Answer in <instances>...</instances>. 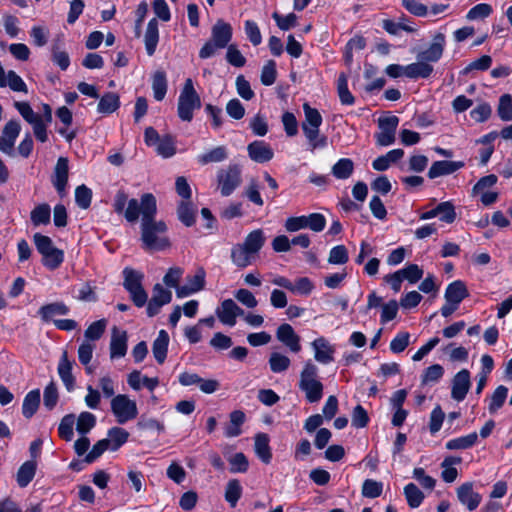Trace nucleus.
Wrapping results in <instances>:
<instances>
[{
	"mask_svg": "<svg viewBox=\"0 0 512 512\" xmlns=\"http://www.w3.org/2000/svg\"><path fill=\"white\" fill-rule=\"evenodd\" d=\"M157 202L151 193L141 196L140 202L137 199H130L125 210V218L128 222L134 223L141 215V241L147 250L161 251L170 246L166 236L167 225L164 221H156Z\"/></svg>",
	"mask_w": 512,
	"mask_h": 512,
	"instance_id": "nucleus-1",
	"label": "nucleus"
},
{
	"mask_svg": "<svg viewBox=\"0 0 512 512\" xmlns=\"http://www.w3.org/2000/svg\"><path fill=\"white\" fill-rule=\"evenodd\" d=\"M319 369L311 360H307L300 373L299 389L309 403H317L323 397L324 385L319 378Z\"/></svg>",
	"mask_w": 512,
	"mask_h": 512,
	"instance_id": "nucleus-2",
	"label": "nucleus"
},
{
	"mask_svg": "<svg viewBox=\"0 0 512 512\" xmlns=\"http://www.w3.org/2000/svg\"><path fill=\"white\" fill-rule=\"evenodd\" d=\"M201 108V99L194 88L192 79L185 80L177 105L178 117L185 122L193 119L194 111Z\"/></svg>",
	"mask_w": 512,
	"mask_h": 512,
	"instance_id": "nucleus-3",
	"label": "nucleus"
},
{
	"mask_svg": "<svg viewBox=\"0 0 512 512\" xmlns=\"http://www.w3.org/2000/svg\"><path fill=\"white\" fill-rule=\"evenodd\" d=\"M34 244L37 251L42 255V263L50 270L58 268L64 261V253L62 250L53 246L50 237L36 233L33 236Z\"/></svg>",
	"mask_w": 512,
	"mask_h": 512,
	"instance_id": "nucleus-4",
	"label": "nucleus"
},
{
	"mask_svg": "<svg viewBox=\"0 0 512 512\" xmlns=\"http://www.w3.org/2000/svg\"><path fill=\"white\" fill-rule=\"evenodd\" d=\"M123 286L130 294V298L137 307H143L148 300V294L144 290L142 282L144 274L140 271L126 267L123 270Z\"/></svg>",
	"mask_w": 512,
	"mask_h": 512,
	"instance_id": "nucleus-5",
	"label": "nucleus"
},
{
	"mask_svg": "<svg viewBox=\"0 0 512 512\" xmlns=\"http://www.w3.org/2000/svg\"><path fill=\"white\" fill-rule=\"evenodd\" d=\"M216 180L222 196H230L242 182V167L231 163L217 171Z\"/></svg>",
	"mask_w": 512,
	"mask_h": 512,
	"instance_id": "nucleus-6",
	"label": "nucleus"
},
{
	"mask_svg": "<svg viewBox=\"0 0 512 512\" xmlns=\"http://www.w3.org/2000/svg\"><path fill=\"white\" fill-rule=\"evenodd\" d=\"M110 407L118 424H125L138 416L137 403L127 394L114 396L111 399Z\"/></svg>",
	"mask_w": 512,
	"mask_h": 512,
	"instance_id": "nucleus-7",
	"label": "nucleus"
},
{
	"mask_svg": "<svg viewBox=\"0 0 512 512\" xmlns=\"http://www.w3.org/2000/svg\"><path fill=\"white\" fill-rule=\"evenodd\" d=\"M399 118L395 115L380 117L378 119L379 132L376 133V142L380 146H390L395 142V133Z\"/></svg>",
	"mask_w": 512,
	"mask_h": 512,
	"instance_id": "nucleus-8",
	"label": "nucleus"
},
{
	"mask_svg": "<svg viewBox=\"0 0 512 512\" xmlns=\"http://www.w3.org/2000/svg\"><path fill=\"white\" fill-rule=\"evenodd\" d=\"M215 313L223 325L233 327L236 325L237 317L244 315V310L232 299H225L216 308Z\"/></svg>",
	"mask_w": 512,
	"mask_h": 512,
	"instance_id": "nucleus-9",
	"label": "nucleus"
},
{
	"mask_svg": "<svg viewBox=\"0 0 512 512\" xmlns=\"http://www.w3.org/2000/svg\"><path fill=\"white\" fill-rule=\"evenodd\" d=\"M206 283V272L198 268L193 275L186 277V283L177 289V297L185 298L204 289Z\"/></svg>",
	"mask_w": 512,
	"mask_h": 512,
	"instance_id": "nucleus-10",
	"label": "nucleus"
},
{
	"mask_svg": "<svg viewBox=\"0 0 512 512\" xmlns=\"http://www.w3.org/2000/svg\"><path fill=\"white\" fill-rule=\"evenodd\" d=\"M128 350V334L125 330L113 327L111 330V338L109 343L110 359H120L127 354Z\"/></svg>",
	"mask_w": 512,
	"mask_h": 512,
	"instance_id": "nucleus-11",
	"label": "nucleus"
},
{
	"mask_svg": "<svg viewBox=\"0 0 512 512\" xmlns=\"http://www.w3.org/2000/svg\"><path fill=\"white\" fill-rule=\"evenodd\" d=\"M314 352V359L320 364L328 365L334 361L336 348L328 339L321 336L311 343Z\"/></svg>",
	"mask_w": 512,
	"mask_h": 512,
	"instance_id": "nucleus-12",
	"label": "nucleus"
},
{
	"mask_svg": "<svg viewBox=\"0 0 512 512\" xmlns=\"http://www.w3.org/2000/svg\"><path fill=\"white\" fill-rule=\"evenodd\" d=\"M471 387L470 372L462 369L452 379L451 397L461 402L465 399Z\"/></svg>",
	"mask_w": 512,
	"mask_h": 512,
	"instance_id": "nucleus-13",
	"label": "nucleus"
},
{
	"mask_svg": "<svg viewBox=\"0 0 512 512\" xmlns=\"http://www.w3.org/2000/svg\"><path fill=\"white\" fill-rule=\"evenodd\" d=\"M457 498L469 511H474L482 500V496L473 489L472 482H465L457 488Z\"/></svg>",
	"mask_w": 512,
	"mask_h": 512,
	"instance_id": "nucleus-14",
	"label": "nucleus"
},
{
	"mask_svg": "<svg viewBox=\"0 0 512 512\" xmlns=\"http://www.w3.org/2000/svg\"><path fill=\"white\" fill-rule=\"evenodd\" d=\"M445 44L446 40L444 34H436L429 47L418 54V59L426 63L437 62L443 55Z\"/></svg>",
	"mask_w": 512,
	"mask_h": 512,
	"instance_id": "nucleus-15",
	"label": "nucleus"
},
{
	"mask_svg": "<svg viewBox=\"0 0 512 512\" xmlns=\"http://www.w3.org/2000/svg\"><path fill=\"white\" fill-rule=\"evenodd\" d=\"M68 163L69 162L67 158H58L52 177V183L61 197H63L66 192L69 171Z\"/></svg>",
	"mask_w": 512,
	"mask_h": 512,
	"instance_id": "nucleus-16",
	"label": "nucleus"
},
{
	"mask_svg": "<svg viewBox=\"0 0 512 512\" xmlns=\"http://www.w3.org/2000/svg\"><path fill=\"white\" fill-rule=\"evenodd\" d=\"M277 339L289 348L290 351L298 353L301 350L300 337L296 334L290 324L284 323L277 328Z\"/></svg>",
	"mask_w": 512,
	"mask_h": 512,
	"instance_id": "nucleus-17",
	"label": "nucleus"
},
{
	"mask_svg": "<svg viewBox=\"0 0 512 512\" xmlns=\"http://www.w3.org/2000/svg\"><path fill=\"white\" fill-rule=\"evenodd\" d=\"M248 155L251 160L257 163L270 161L274 156V151L269 144L264 141H253L247 147Z\"/></svg>",
	"mask_w": 512,
	"mask_h": 512,
	"instance_id": "nucleus-18",
	"label": "nucleus"
},
{
	"mask_svg": "<svg viewBox=\"0 0 512 512\" xmlns=\"http://www.w3.org/2000/svg\"><path fill=\"white\" fill-rule=\"evenodd\" d=\"M73 361L68 359L67 351H64L58 363L57 371L67 391L71 392L75 388V378L72 374Z\"/></svg>",
	"mask_w": 512,
	"mask_h": 512,
	"instance_id": "nucleus-19",
	"label": "nucleus"
},
{
	"mask_svg": "<svg viewBox=\"0 0 512 512\" xmlns=\"http://www.w3.org/2000/svg\"><path fill=\"white\" fill-rule=\"evenodd\" d=\"M232 38V27L223 20H218L211 31V40L218 45V48L228 47V43Z\"/></svg>",
	"mask_w": 512,
	"mask_h": 512,
	"instance_id": "nucleus-20",
	"label": "nucleus"
},
{
	"mask_svg": "<svg viewBox=\"0 0 512 512\" xmlns=\"http://www.w3.org/2000/svg\"><path fill=\"white\" fill-rule=\"evenodd\" d=\"M229 157L228 148L224 145L213 147L196 156L198 164L205 166L212 163H221Z\"/></svg>",
	"mask_w": 512,
	"mask_h": 512,
	"instance_id": "nucleus-21",
	"label": "nucleus"
},
{
	"mask_svg": "<svg viewBox=\"0 0 512 512\" xmlns=\"http://www.w3.org/2000/svg\"><path fill=\"white\" fill-rule=\"evenodd\" d=\"M463 166L464 163L461 161H435L428 171V177L430 179H435L440 176L450 175L461 169Z\"/></svg>",
	"mask_w": 512,
	"mask_h": 512,
	"instance_id": "nucleus-22",
	"label": "nucleus"
},
{
	"mask_svg": "<svg viewBox=\"0 0 512 512\" xmlns=\"http://www.w3.org/2000/svg\"><path fill=\"white\" fill-rule=\"evenodd\" d=\"M231 259L237 267L246 268L255 261L256 255L250 252L243 244H237L231 250Z\"/></svg>",
	"mask_w": 512,
	"mask_h": 512,
	"instance_id": "nucleus-23",
	"label": "nucleus"
},
{
	"mask_svg": "<svg viewBox=\"0 0 512 512\" xmlns=\"http://www.w3.org/2000/svg\"><path fill=\"white\" fill-rule=\"evenodd\" d=\"M158 41H159L158 22L155 18H153L148 22L146 32L144 35L145 49L149 56H152L155 53Z\"/></svg>",
	"mask_w": 512,
	"mask_h": 512,
	"instance_id": "nucleus-24",
	"label": "nucleus"
},
{
	"mask_svg": "<svg viewBox=\"0 0 512 512\" xmlns=\"http://www.w3.org/2000/svg\"><path fill=\"white\" fill-rule=\"evenodd\" d=\"M467 296V288L465 284L460 280H456L450 283L445 291L446 302L454 303L458 306Z\"/></svg>",
	"mask_w": 512,
	"mask_h": 512,
	"instance_id": "nucleus-25",
	"label": "nucleus"
},
{
	"mask_svg": "<svg viewBox=\"0 0 512 512\" xmlns=\"http://www.w3.org/2000/svg\"><path fill=\"white\" fill-rule=\"evenodd\" d=\"M169 335L165 330H160L152 345V352L155 360L163 364L168 351Z\"/></svg>",
	"mask_w": 512,
	"mask_h": 512,
	"instance_id": "nucleus-26",
	"label": "nucleus"
},
{
	"mask_svg": "<svg viewBox=\"0 0 512 512\" xmlns=\"http://www.w3.org/2000/svg\"><path fill=\"white\" fill-rule=\"evenodd\" d=\"M305 120L302 122V130H319L323 122L320 112L308 103L303 104Z\"/></svg>",
	"mask_w": 512,
	"mask_h": 512,
	"instance_id": "nucleus-27",
	"label": "nucleus"
},
{
	"mask_svg": "<svg viewBox=\"0 0 512 512\" xmlns=\"http://www.w3.org/2000/svg\"><path fill=\"white\" fill-rule=\"evenodd\" d=\"M70 312L69 307L63 302H53L42 306L38 314L42 321L49 322L54 316L67 315Z\"/></svg>",
	"mask_w": 512,
	"mask_h": 512,
	"instance_id": "nucleus-28",
	"label": "nucleus"
},
{
	"mask_svg": "<svg viewBox=\"0 0 512 512\" xmlns=\"http://www.w3.org/2000/svg\"><path fill=\"white\" fill-rule=\"evenodd\" d=\"M269 441V436L265 433H259L255 436V453L265 464H269L272 459Z\"/></svg>",
	"mask_w": 512,
	"mask_h": 512,
	"instance_id": "nucleus-29",
	"label": "nucleus"
},
{
	"mask_svg": "<svg viewBox=\"0 0 512 512\" xmlns=\"http://www.w3.org/2000/svg\"><path fill=\"white\" fill-rule=\"evenodd\" d=\"M433 72V67L420 60L405 66V76L411 79L428 78Z\"/></svg>",
	"mask_w": 512,
	"mask_h": 512,
	"instance_id": "nucleus-30",
	"label": "nucleus"
},
{
	"mask_svg": "<svg viewBox=\"0 0 512 512\" xmlns=\"http://www.w3.org/2000/svg\"><path fill=\"white\" fill-rule=\"evenodd\" d=\"M129 438V433L121 427H112L108 430L106 441L111 451L118 450Z\"/></svg>",
	"mask_w": 512,
	"mask_h": 512,
	"instance_id": "nucleus-31",
	"label": "nucleus"
},
{
	"mask_svg": "<svg viewBox=\"0 0 512 512\" xmlns=\"http://www.w3.org/2000/svg\"><path fill=\"white\" fill-rule=\"evenodd\" d=\"M40 404V391L32 390L26 394L22 404V414L25 418H31L38 410Z\"/></svg>",
	"mask_w": 512,
	"mask_h": 512,
	"instance_id": "nucleus-32",
	"label": "nucleus"
},
{
	"mask_svg": "<svg viewBox=\"0 0 512 512\" xmlns=\"http://www.w3.org/2000/svg\"><path fill=\"white\" fill-rule=\"evenodd\" d=\"M120 106V99L116 93L108 92L104 94L97 106V111L101 114H111L115 112Z\"/></svg>",
	"mask_w": 512,
	"mask_h": 512,
	"instance_id": "nucleus-33",
	"label": "nucleus"
},
{
	"mask_svg": "<svg viewBox=\"0 0 512 512\" xmlns=\"http://www.w3.org/2000/svg\"><path fill=\"white\" fill-rule=\"evenodd\" d=\"M478 440V434L472 432L468 435L450 439L446 442V448L448 450H464L471 448L476 444Z\"/></svg>",
	"mask_w": 512,
	"mask_h": 512,
	"instance_id": "nucleus-34",
	"label": "nucleus"
},
{
	"mask_svg": "<svg viewBox=\"0 0 512 512\" xmlns=\"http://www.w3.org/2000/svg\"><path fill=\"white\" fill-rule=\"evenodd\" d=\"M178 219L187 227L195 223L196 209L188 200H182L177 208Z\"/></svg>",
	"mask_w": 512,
	"mask_h": 512,
	"instance_id": "nucleus-35",
	"label": "nucleus"
},
{
	"mask_svg": "<svg viewBox=\"0 0 512 512\" xmlns=\"http://www.w3.org/2000/svg\"><path fill=\"white\" fill-rule=\"evenodd\" d=\"M354 171V163L349 158L339 159L331 169L332 175L336 179L345 180L348 179Z\"/></svg>",
	"mask_w": 512,
	"mask_h": 512,
	"instance_id": "nucleus-36",
	"label": "nucleus"
},
{
	"mask_svg": "<svg viewBox=\"0 0 512 512\" xmlns=\"http://www.w3.org/2000/svg\"><path fill=\"white\" fill-rule=\"evenodd\" d=\"M265 243V236L261 229L250 232L242 243L250 252L257 256Z\"/></svg>",
	"mask_w": 512,
	"mask_h": 512,
	"instance_id": "nucleus-37",
	"label": "nucleus"
},
{
	"mask_svg": "<svg viewBox=\"0 0 512 512\" xmlns=\"http://www.w3.org/2000/svg\"><path fill=\"white\" fill-rule=\"evenodd\" d=\"M152 90L155 100L162 101L167 92V78L163 71H156L152 77Z\"/></svg>",
	"mask_w": 512,
	"mask_h": 512,
	"instance_id": "nucleus-38",
	"label": "nucleus"
},
{
	"mask_svg": "<svg viewBox=\"0 0 512 512\" xmlns=\"http://www.w3.org/2000/svg\"><path fill=\"white\" fill-rule=\"evenodd\" d=\"M34 226L47 225L51 219V209L46 203L37 205L30 214Z\"/></svg>",
	"mask_w": 512,
	"mask_h": 512,
	"instance_id": "nucleus-39",
	"label": "nucleus"
},
{
	"mask_svg": "<svg viewBox=\"0 0 512 512\" xmlns=\"http://www.w3.org/2000/svg\"><path fill=\"white\" fill-rule=\"evenodd\" d=\"M245 421V414L240 410H235L230 414V423L225 428L226 437H237L241 434V425Z\"/></svg>",
	"mask_w": 512,
	"mask_h": 512,
	"instance_id": "nucleus-40",
	"label": "nucleus"
},
{
	"mask_svg": "<svg viewBox=\"0 0 512 512\" xmlns=\"http://www.w3.org/2000/svg\"><path fill=\"white\" fill-rule=\"evenodd\" d=\"M36 464L32 461L23 463L17 472V483L20 487H26L34 478Z\"/></svg>",
	"mask_w": 512,
	"mask_h": 512,
	"instance_id": "nucleus-41",
	"label": "nucleus"
},
{
	"mask_svg": "<svg viewBox=\"0 0 512 512\" xmlns=\"http://www.w3.org/2000/svg\"><path fill=\"white\" fill-rule=\"evenodd\" d=\"M337 92L340 102L343 105H353L355 102L354 96L348 89V79L344 73H341L337 80Z\"/></svg>",
	"mask_w": 512,
	"mask_h": 512,
	"instance_id": "nucleus-42",
	"label": "nucleus"
},
{
	"mask_svg": "<svg viewBox=\"0 0 512 512\" xmlns=\"http://www.w3.org/2000/svg\"><path fill=\"white\" fill-rule=\"evenodd\" d=\"M107 327V320L100 319L88 326V328L84 332L85 341L93 342L99 340Z\"/></svg>",
	"mask_w": 512,
	"mask_h": 512,
	"instance_id": "nucleus-43",
	"label": "nucleus"
},
{
	"mask_svg": "<svg viewBox=\"0 0 512 512\" xmlns=\"http://www.w3.org/2000/svg\"><path fill=\"white\" fill-rule=\"evenodd\" d=\"M242 495V486L237 479L229 480L225 490V500L235 507Z\"/></svg>",
	"mask_w": 512,
	"mask_h": 512,
	"instance_id": "nucleus-44",
	"label": "nucleus"
},
{
	"mask_svg": "<svg viewBox=\"0 0 512 512\" xmlns=\"http://www.w3.org/2000/svg\"><path fill=\"white\" fill-rule=\"evenodd\" d=\"M291 364V361L288 356L279 353L273 352L269 357V366L272 372L274 373H282L286 371Z\"/></svg>",
	"mask_w": 512,
	"mask_h": 512,
	"instance_id": "nucleus-45",
	"label": "nucleus"
},
{
	"mask_svg": "<svg viewBox=\"0 0 512 512\" xmlns=\"http://www.w3.org/2000/svg\"><path fill=\"white\" fill-rule=\"evenodd\" d=\"M14 107L20 113V115L24 118L32 126L42 120V117L35 113L28 102L15 101Z\"/></svg>",
	"mask_w": 512,
	"mask_h": 512,
	"instance_id": "nucleus-46",
	"label": "nucleus"
},
{
	"mask_svg": "<svg viewBox=\"0 0 512 512\" xmlns=\"http://www.w3.org/2000/svg\"><path fill=\"white\" fill-rule=\"evenodd\" d=\"M404 494L411 508L419 507L424 499V494L414 483H409L404 487Z\"/></svg>",
	"mask_w": 512,
	"mask_h": 512,
	"instance_id": "nucleus-47",
	"label": "nucleus"
},
{
	"mask_svg": "<svg viewBox=\"0 0 512 512\" xmlns=\"http://www.w3.org/2000/svg\"><path fill=\"white\" fill-rule=\"evenodd\" d=\"M157 153L163 158H170L176 153V146L174 138L167 134L162 136L161 140L156 146Z\"/></svg>",
	"mask_w": 512,
	"mask_h": 512,
	"instance_id": "nucleus-48",
	"label": "nucleus"
},
{
	"mask_svg": "<svg viewBox=\"0 0 512 512\" xmlns=\"http://www.w3.org/2000/svg\"><path fill=\"white\" fill-rule=\"evenodd\" d=\"M507 395L508 389L505 386L500 385L495 389L491 396L490 403L488 406L489 412L491 414H494L503 406L507 398Z\"/></svg>",
	"mask_w": 512,
	"mask_h": 512,
	"instance_id": "nucleus-49",
	"label": "nucleus"
},
{
	"mask_svg": "<svg viewBox=\"0 0 512 512\" xmlns=\"http://www.w3.org/2000/svg\"><path fill=\"white\" fill-rule=\"evenodd\" d=\"M95 344L89 341H83L78 348V358L82 365L86 366L87 373H91V367L88 364L92 360Z\"/></svg>",
	"mask_w": 512,
	"mask_h": 512,
	"instance_id": "nucleus-50",
	"label": "nucleus"
},
{
	"mask_svg": "<svg viewBox=\"0 0 512 512\" xmlns=\"http://www.w3.org/2000/svg\"><path fill=\"white\" fill-rule=\"evenodd\" d=\"M96 425V417L90 412H82L78 416L76 429L79 434L85 435Z\"/></svg>",
	"mask_w": 512,
	"mask_h": 512,
	"instance_id": "nucleus-51",
	"label": "nucleus"
},
{
	"mask_svg": "<svg viewBox=\"0 0 512 512\" xmlns=\"http://www.w3.org/2000/svg\"><path fill=\"white\" fill-rule=\"evenodd\" d=\"M437 213L439 219L445 223H452L456 219L454 205L450 201L441 202L437 205Z\"/></svg>",
	"mask_w": 512,
	"mask_h": 512,
	"instance_id": "nucleus-52",
	"label": "nucleus"
},
{
	"mask_svg": "<svg viewBox=\"0 0 512 512\" xmlns=\"http://www.w3.org/2000/svg\"><path fill=\"white\" fill-rule=\"evenodd\" d=\"M314 283L308 277H300L292 282L291 292L297 295L308 296L314 290Z\"/></svg>",
	"mask_w": 512,
	"mask_h": 512,
	"instance_id": "nucleus-53",
	"label": "nucleus"
},
{
	"mask_svg": "<svg viewBox=\"0 0 512 512\" xmlns=\"http://www.w3.org/2000/svg\"><path fill=\"white\" fill-rule=\"evenodd\" d=\"M348 250L344 245L334 246L328 257V262L333 265H343L348 262Z\"/></svg>",
	"mask_w": 512,
	"mask_h": 512,
	"instance_id": "nucleus-54",
	"label": "nucleus"
},
{
	"mask_svg": "<svg viewBox=\"0 0 512 512\" xmlns=\"http://www.w3.org/2000/svg\"><path fill=\"white\" fill-rule=\"evenodd\" d=\"M492 11L490 4L480 3L468 11L466 18L470 21L485 19L491 15Z\"/></svg>",
	"mask_w": 512,
	"mask_h": 512,
	"instance_id": "nucleus-55",
	"label": "nucleus"
},
{
	"mask_svg": "<svg viewBox=\"0 0 512 512\" xmlns=\"http://www.w3.org/2000/svg\"><path fill=\"white\" fill-rule=\"evenodd\" d=\"M497 112L503 121L512 120V97L510 94H503L500 97Z\"/></svg>",
	"mask_w": 512,
	"mask_h": 512,
	"instance_id": "nucleus-56",
	"label": "nucleus"
},
{
	"mask_svg": "<svg viewBox=\"0 0 512 512\" xmlns=\"http://www.w3.org/2000/svg\"><path fill=\"white\" fill-rule=\"evenodd\" d=\"M74 422L75 418L72 414L66 415L62 418L58 427L59 436L62 439L70 441L73 438Z\"/></svg>",
	"mask_w": 512,
	"mask_h": 512,
	"instance_id": "nucleus-57",
	"label": "nucleus"
},
{
	"mask_svg": "<svg viewBox=\"0 0 512 512\" xmlns=\"http://www.w3.org/2000/svg\"><path fill=\"white\" fill-rule=\"evenodd\" d=\"M304 135L308 140L311 151H314L318 148H325L327 146V138L326 136H320L319 130H304Z\"/></svg>",
	"mask_w": 512,
	"mask_h": 512,
	"instance_id": "nucleus-58",
	"label": "nucleus"
},
{
	"mask_svg": "<svg viewBox=\"0 0 512 512\" xmlns=\"http://www.w3.org/2000/svg\"><path fill=\"white\" fill-rule=\"evenodd\" d=\"M92 191L85 185H80L75 190V202L82 208L87 209L91 204Z\"/></svg>",
	"mask_w": 512,
	"mask_h": 512,
	"instance_id": "nucleus-59",
	"label": "nucleus"
},
{
	"mask_svg": "<svg viewBox=\"0 0 512 512\" xmlns=\"http://www.w3.org/2000/svg\"><path fill=\"white\" fill-rule=\"evenodd\" d=\"M383 484L376 480L367 479L362 485V494L367 498H376L382 494Z\"/></svg>",
	"mask_w": 512,
	"mask_h": 512,
	"instance_id": "nucleus-60",
	"label": "nucleus"
},
{
	"mask_svg": "<svg viewBox=\"0 0 512 512\" xmlns=\"http://www.w3.org/2000/svg\"><path fill=\"white\" fill-rule=\"evenodd\" d=\"M399 271L403 280H407L411 284L418 282L423 276V270L417 264H409Z\"/></svg>",
	"mask_w": 512,
	"mask_h": 512,
	"instance_id": "nucleus-61",
	"label": "nucleus"
},
{
	"mask_svg": "<svg viewBox=\"0 0 512 512\" xmlns=\"http://www.w3.org/2000/svg\"><path fill=\"white\" fill-rule=\"evenodd\" d=\"M246 36L254 46H258L262 42V35L256 22L246 20L244 23Z\"/></svg>",
	"mask_w": 512,
	"mask_h": 512,
	"instance_id": "nucleus-62",
	"label": "nucleus"
},
{
	"mask_svg": "<svg viewBox=\"0 0 512 512\" xmlns=\"http://www.w3.org/2000/svg\"><path fill=\"white\" fill-rule=\"evenodd\" d=\"M402 5L409 13L417 17H425L429 12L428 7L418 0H402Z\"/></svg>",
	"mask_w": 512,
	"mask_h": 512,
	"instance_id": "nucleus-63",
	"label": "nucleus"
},
{
	"mask_svg": "<svg viewBox=\"0 0 512 512\" xmlns=\"http://www.w3.org/2000/svg\"><path fill=\"white\" fill-rule=\"evenodd\" d=\"M184 271L180 267H171L165 276L163 277V282L167 287L175 288L176 290L180 287L179 281L183 275Z\"/></svg>",
	"mask_w": 512,
	"mask_h": 512,
	"instance_id": "nucleus-64",
	"label": "nucleus"
}]
</instances>
